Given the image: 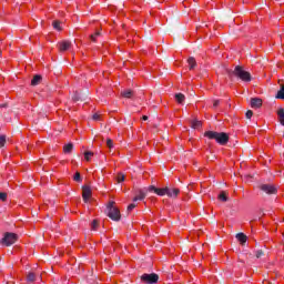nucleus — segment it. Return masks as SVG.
Listing matches in <instances>:
<instances>
[{
  "instance_id": "f257e3e1",
  "label": "nucleus",
  "mask_w": 284,
  "mask_h": 284,
  "mask_svg": "<svg viewBox=\"0 0 284 284\" xmlns=\"http://www.w3.org/2000/svg\"><path fill=\"white\" fill-rule=\"evenodd\" d=\"M229 77H236L240 81H244V83H250L252 81V74L245 71L243 67L236 65L234 70H226Z\"/></svg>"
},
{
  "instance_id": "f03ea898",
  "label": "nucleus",
  "mask_w": 284,
  "mask_h": 284,
  "mask_svg": "<svg viewBox=\"0 0 284 284\" xmlns=\"http://www.w3.org/2000/svg\"><path fill=\"white\" fill-rule=\"evenodd\" d=\"M204 136H206V139L216 141L219 145H227L230 141V135L225 132L206 131Z\"/></svg>"
},
{
  "instance_id": "7ed1b4c3",
  "label": "nucleus",
  "mask_w": 284,
  "mask_h": 284,
  "mask_svg": "<svg viewBox=\"0 0 284 284\" xmlns=\"http://www.w3.org/2000/svg\"><path fill=\"white\" fill-rule=\"evenodd\" d=\"M146 192H154V194H158V196H169L170 199H176V196H179L181 190L179 189H174L173 193L170 192V187L165 186L162 189H159L154 185H151L146 189Z\"/></svg>"
},
{
  "instance_id": "20e7f679",
  "label": "nucleus",
  "mask_w": 284,
  "mask_h": 284,
  "mask_svg": "<svg viewBox=\"0 0 284 284\" xmlns=\"http://www.w3.org/2000/svg\"><path fill=\"white\" fill-rule=\"evenodd\" d=\"M106 212L111 221H121V211H119V207L114 206V202H109Z\"/></svg>"
},
{
  "instance_id": "39448f33",
  "label": "nucleus",
  "mask_w": 284,
  "mask_h": 284,
  "mask_svg": "<svg viewBox=\"0 0 284 284\" xmlns=\"http://www.w3.org/2000/svg\"><path fill=\"white\" fill-rule=\"evenodd\" d=\"M140 278H141L142 283H145V284L159 283V274H156V273H151V274L144 273L141 275Z\"/></svg>"
},
{
  "instance_id": "423d86ee",
  "label": "nucleus",
  "mask_w": 284,
  "mask_h": 284,
  "mask_svg": "<svg viewBox=\"0 0 284 284\" xmlns=\"http://www.w3.org/2000/svg\"><path fill=\"white\" fill-rule=\"evenodd\" d=\"M17 239H19V236L17 234L6 233L3 239L1 240V243H2V245L10 247V245H14V243H17Z\"/></svg>"
},
{
  "instance_id": "0eeeda50",
  "label": "nucleus",
  "mask_w": 284,
  "mask_h": 284,
  "mask_svg": "<svg viewBox=\"0 0 284 284\" xmlns=\"http://www.w3.org/2000/svg\"><path fill=\"white\" fill-rule=\"evenodd\" d=\"M260 190L264 192V194H268V195L278 193V187H276V185L274 184H261Z\"/></svg>"
},
{
  "instance_id": "6e6552de",
  "label": "nucleus",
  "mask_w": 284,
  "mask_h": 284,
  "mask_svg": "<svg viewBox=\"0 0 284 284\" xmlns=\"http://www.w3.org/2000/svg\"><path fill=\"white\" fill-rule=\"evenodd\" d=\"M58 48L60 52H68V50L72 48V42H70V40H63L58 43Z\"/></svg>"
},
{
  "instance_id": "1a4fd4ad",
  "label": "nucleus",
  "mask_w": 284,
  "mask_h": 284,
  "mask_svg": "<svg viewBox=\"0 0 284 284\" xmlns=\"http://www.w3.org/2000/svg\"><path fill=\"white\" fill-rule=\"evenodd\" d=\"M90 196H92V189H90V186L88 185L82 186V199L84 203H88V201H90Z\"/></svg>"
},
{
  "instance_id": "9d476101",
  "label": "nucleus",
  "mask_w": 284,
  "mask_h": 284,
  "mask_svg": "<svg viewBox=\"0 0 284 284\" xmlns=\"http://www.w3.org/2000/svg\"><path fill=\"white\" fill-rule=\"evenodd\" d=\"M251 108L258 110L263 105V100L261 98H252L250 102Z\"/></svg>"
},
{
  "instance_id": "9b49d317",
  "label": "nucleus",
  "mask_w": 284,
  "mask_h": 284,
  "mask_svg": "<svg viewBox=\"0 0 284 284\" xmlns=\"http://www.w3.org/2000/svg\"><path fill=\"white\" fill-rule=\"evenodd\" d=\"M235 239L241 243V245H245V243H247V235H245V233H237Z\"/></svg>"
},
{
  "instance_id": "f8f14e48",
  "label": "nucleus",
  "mask_w": 284,
  "mask_h": 284,
  "mask_svg": "<svg viewBox=\"0 0 284 284\" xmlns=\"http://www.w3.org/2000/svg\"><path fill=\"white\" fill-rule=\"evenodd\" d=\"M121 97L124 99H132L134 97V91H132V89L123 90L121 91Z\"/></svg>"
},
{
  "instance_id": "ddd939ff",
  "label": "nucleus",
  "mask_w": 284,
  "mask_h": 284,
  "mask_svg": "<svg viewBox=\"0 0 284 284\" xmlns=\"http://www.w3.org/2000/svg\"><path fill=\"white\" fill-rule=\"evenodd\" d=\"M73 150H74V144L72 143H68L63 146L64 154H71Z\"/></svg>"
},
{
  "instance_id": "4468645a",
  "label": "nucleus",
  "mask_w": 284,
  "mask_h": 284,
  "mask_svg": "<svg viewBox=\"0 0 284 284\" xmlns=\"http://www.w3.org/2000/svg\"><path fill=\"white\" fill-rule=\"evenodd\" d=\"M175 100H176L178 103H180V105H183V103H185V94L176 93L175 94Z\"/></svg>"
},
{
  "instance_id": "2eb2a0df",
  "label": "nucleus",
  "mask_w": 284,
  "mask_h": 284,
  "mask_svg": "<svg viewBox=\"0 0 284 284\" xmlns=\"http://www.w3.org/2000/svg\"><path fill=\"white\" fill-rule=\"evenodd\" d=\"M145 196H148V193L144 192L143 190H140L139 191V195H136L133 201L136 202V201H143V199H145Z\"/></svg>"
},
{
  "instance_id": "dca6fc26",
  "label": "nucleus",
  "mask_w": 284,
  "mask_h": 284,
  "mask_svg": "<svg viewBox=\"0 0 284 284\" xmlns=\"http://www.w3.org/2000/svg\"><path fill=\"white\" fill-rule=\"evenodd\" d=\"M190 70H194L196 68V59L194 57H190L187 59Z\"/></svg>"
},
{
  "instance_id": "f3484780",
  "label": "nucleus",
  "mask_w": 284,
  "mask_h": 284,
  "mask_svg": "<svg viewBox=\"0 0 284 284\" xmlns=\"http://www.w3.org/2000/svg\"><path fill=\"white\" fill-rule=\"evenodd\" d=\"M202 126H203V122L199 120H193L191 123V128H193V130H199Z\"/></svg>"
},
{
  "instance_id": "a211bd4d",
  "label": "nucleus",
  "mask_w": 284,
  "mask_h": 284,
  "mask_svg": "<svg viewBox=\"0 0 284 284\" xmlns=\"http://www.w3.org/2000/svg\"><path fill=\"white\" fill-rule=\"evenodd\" d=\"M42 79L43 78L39 74L34 75L33 79L31 80V85H39V83H41Z\"/></svg>"
},
{
  "instance_id": "6ab92c4d",
  "label": "nucleus",
  "mask_w": 284,
  "mask_h": 284,
  "mask_svg": "<svg viewBox=\"0 0 284 284\" xmlns=\"http://www.w3.org/2000/svg\"><path fill=\"white\" fill-rule=\"evenodd\" d=\"M275 99H282L284 101V84H281L280 90L277 91V94L275 95Z\"/></svg>"
},
{
  "instance_id": "aec40b11",
  "label": "nucleus",
  "mask_w": 284,
  "mask_h": 284,
  "mask_svg": "<svg viewBox=\"0 0 284 284\" xmlns=\"http://www.w3.org/2000/svg\"><path fill=\"white\" fill-rule=\"evenodd\" d=\"M52 26H53L54 30H58V32H61V30H62V28H61V21L54 20V21L52 22Z\"/></svg>"
},
{
  "instance_id": "412c9836",
  "label": "nucleus",
  "mask_w": 284,
  "mask_h": 284,
  "mask_svg": "<svg viewBox=\"0 0 284 284\" xmlns=\"http://www.w3.org/2000/svg\"><path fill=\"white\" fill-rule=\"evenodd\" d=\"M219 200H220V201H223V203L227 202V193H225V191H222V192L219 194Z\"/></svg>"
},
{
  "instance_id": "4be33fe9",
  "label": "nucleus",
  "mask_w": 284,
  "mask_h": 284,
  "mask_svg": "<svg viewBox=\"0 0 284 284\" xmlns=\"http://www.w3.org/2000/svg\"><path fill=\"white\" fill-rule=\"evenodd\" d=\"M72 100L73 101H83V97H81V93L79 92H75L73 95H72Z\"/></svg>"
},
{
  "instance_id": "5701e85b",
  "label": "nucleus",
  "mask_w": 284,
  "mask_h": 284,
  "mask_svg": "<svg viewBox=\"0 0 284 284\" xmlns=\"http://www.w3.org/2000/svg\"><path fill=\"white\" fill-rule=\"evenodd\" d=\"M115 179H116L118 183H123V181H125V174L118 173Z\"/></svg>"
},
{
  "instance_id": "b1692460",
  "label": "nucleus",
  "mask_w": 284,
  "mask_h": 284,
  "mask_svg": "<svg viewBox=\"0 0 284 284\" xmlns=\"http://www.w3.org/2000/svg\"><path fill=\"white\" fill-rule=\"evenodd\" d=\"M27 281H28V283H34V281H36L34 273H29L27 276Z\"/></svg>"
},
{
  "instance_id": "393cba45",
  "label": "nucleus",
  "mask_w": 284,
  "mask_h": 284,
  "mask_svg": "<svg viewBox=\"0 0 284 284\" xmlns=\"http://www.w3.org/2000/svg\"><path fill=\"white\" fill-rule=\"evenodd\" d=\"M73 180L77 182V183H81V181H83V179H81V173L80 172H75L74 176H73Z\"/></svg>"
},
{
  "instance_id": "a878e982",
  "label": "nucleus",
  "mask_w": 284,
  "mask_h": 284,
  "mask_svg": "<svg viewBox=\"0 0 284 284\" xmlns=\"http://www.w3.org/2000/svg\"><path fill=\"white\" fill-rule=\"evenodd\" d=\"M101 37V31H97L94 34L90 36L91 41L97 42V38Z\"/></svg>"
},
{
  "instance_id": "bb28decb",
  "label": "nucleus",
  "mask_w": 284,
  "mask_h": 284,
  "mask_svg": "<svg viewBox=\"0 0 284 284\" xmlns=\"http://www.w3.org/2000/svg\"><path fill=\"white\" fill-rule=\"evenodd\" d=\"M90 156H94V153L92 151L84 152V159L85 161H90Z\"/></svg>"
},
{
  "instance_id": "cd10ccee",
  "label": "nucleus",
  "mask_w": 284,
  "mask_h": 284,
  "mask_svg": "<svg viewBox=\"0 0 284 284\" xmlns=\"http://www.w3.org/2000/svg\"><path fill=\"white\" fill-rule=\"evenodd\" d=\"M99 227V221L98 220H93L92 223H91V230H98Z\"/></svg>"
},
{
  "instance_id": "c85d7f7f",
  "label": "nucleus",
  "mask_w": 284,
  "mask_h": 284,
  "mask_svg": "<svg viewBox=\"0 0 284 284\" xmlns=\"http://www.w3.org/2000/svg\"><path fill=\"white\" fill-rule=\"evenodd\" d=\"M0 201H8V193L0 192Z\"/></svg>"
},
{
  "instance_id": "c756f323",
  "label": "nucleus",
  "mask_w": 284,
  "mask_h": 284,
  "mask_svg": "<svg viewBox=\"0 0 284 284\" xmlns=\"http://www.w3.org/2000/svg\"><path fill=\"white\" fill-rule=\"evenodd\" d=\"M6 145V135H0V148H4Z\"/></svg>"
},
{
  "instance_id": "7c9ffc66",
  "label": "nucleus",
  "mask_w": 284,
  "mask_h": 284,
  "mask_svg": "<svg viewBox=\"0 0 284 284\" xmlns=\"http://www.w3.org/2000/svg\"><path fill=\"white\" fill-rule=\"evenodd\" d=\"M264 255H265V253L263 252V250H257V251L255 252L256 258H261V256H264Z\"/></svg>"
},
{
  "instance_id": "2f4dec72",
  "label": "nucleus",
  "mask_w": 284,
  "mask_h": 284,
  "mask_svg": "<svg viewBox=\"0 0 284 284\" xmlns=\"http://www.w3.org/2000/svg\"><path fill=\"white\" fill-rule=\"evenodd\" d=\"M106 145L110 150H112V148H114V142H112V139H108L106 140Z\"/></svg>"
},
{
  "instance_id": "473e14b6",
  "label": "nucleus",
  "mask_w": 284,
  "mask_h": 284,
  "mask_svg": "<svg viewBox=\"0 0 284 284\" xmlns=\"http://www.w3.org/2000/svg\"><path fill=\"white\" fill-rule=\"evenodd\" d=\"M245 115H246V119H252V116H254V112L252 110H248L246 111Z\"/></svg>"
},
{
  "instance_id": "72a5a7b5",
  "label": "nucleus",
  "mask_w": 284,
  "mask_h": 284,
  "mask_svg": "<svg viewBox=\"0 0 284 284\" xmlns=\"http://www.w3.org/2000/svg\"><path fill=\"white\" fill-rule=\"evenodd\" d=\"M277 115H278V119H283L284 118V109H280L277 111Z\"/></svg>"
},
{
  "instance_id": "f704fd0d",
  "label": "nucleus",
  "mask_w": 284,
  "mask_h": 284,
  "mask_svg": "<svg viewBox=\"0 0 284 284\" xmlns=\"http://www.w3.org/2000/svg\"><path fill=\"white\" fill-rule=\"evenodd\" d=\"M134 207H136V204L132 203L128 206V212H132V210H134Z\"/></svg>"
},
{
  "instance_id": "c9c22d12",
  "label": "nucleus",
  "mask_w": 284,
  "mask_h": 284,
  "mask_svg": "<svg viewBox=\"0 0 284 284\" xmlns=\"http://www.w3.org/2000/svg\"><path fill=\"white\" fill-rule=\"evenodd\" d=\"M92 119L93 121H99V119H101V115L99 113H94Z\"/></svg>"
},
{
  "instance_id": "e433bc0d",
  "label": "nucleus",
  "mask_w": 284,
  "mask_h": 284,
  "mask_svg": "<svg viewBox=\"0 0 284 284\" xmlns=\"http://www.w3.org/2000/svg\"><path fill=\"white\" fill-rule=\"evenodd\" d=\"M220 103H221V100H214L213 108H219Z\"/></svg>"
},
{
  "instance_id": "4c0bfd02",
  "label": "nucleus",
  "mask_w": 284,
  "mask_h": 284,
  "mask_svg": "<svg viewBox=\"0 0 284 284\" xmlns=\"http://www.w3.org/2000/svg\"><path fill=\"white\" fill-rule=\"evenodd\" d=\"M280 123H281V125L284 126V115H283V118L280 119Z\"/></svg>"
},
{
  "instance_id": "58836bf2",
  "label": "nucleus",
  "mask_w": 284,
  "mask_h": 284,
  "mask_svg": "<svg viewBox=\"0 0 284 284\" xmlns=\"http://www.w3.org/2000/svg\"><path fill=\"white\" fill-rule=\"evenodd\" d=\"M143 121H148V115L142 116Z\"/></svg>"
},
{
  "instance_id": "ea45409f",
  "label": "nucleus",
  "mask_w": 284,
  "mask_h": 284,
  "mask_svg": "<svg viewBox=\"0 0 284 284\" xmlns=\"http://www.w3.org/2000/svg\"><path fill=\"white\" fill-rule=\"evenodd\" d=\"M0 108H8V104H1Z\"/></svg>"
},
{
  "instance_id": "a19ab883",
  "label": "nucleus",
  "mask_w": 284,
  "mask_h": 284,
  "mask_svg": "<svg viewBox=\"0 0 284 284\" xmlns=\"http://www.w3.org/2000/svg\"><path fill=\"white\" fill-rule=\"evenodd\" d=\"M174 190H175V189H170V193H171V194H174Z\"/></svg>"
},
{
  "instance_id": "79ce46f5",
  "label": "nucleus",
  "mask_w": 284,
  "mask_h": 284,
  "mask_svg": "<svg viewBox=\"0 0 284 284\" xmlns=\"http://www.w3.org/2000/svg\"><path fill=\"white\" fill-rule=\"evenodd\" d=\"M267 284H274V283H272V282H268Z\"/></svg>"
}]
</instances>
